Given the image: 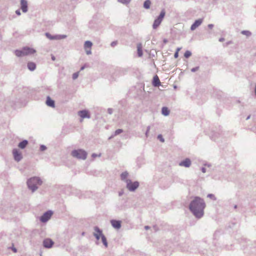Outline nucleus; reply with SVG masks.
<instances>
[{"instance_id": "1", "label": "nucleus", "mask_w": 256, "mask_h": 256, "mask_svg": "<svg viewBox=\"0 0 256 256\" xmlns=\"http://www.w3.org/2000/svg\"><path fill=\"white\" fill-rule=\"evenodd\" d=\"M206 204L204 200L198 196H196L189 205L190 211L198 218L203 216Z\"/></svg>"}, {"instance_id": "2", "label": "nucleus", "mask_w": 256, "mask_h": 256, "mask_svg": "<svg viewBox=\"0 0 256 256\" xmlns=\"http://www.w3.org/2000/svg\"><path fill=\"white\" fill-rule=\"evenodd\" d=\"M42 184V180L39 177L37 176L31 178L27 181L28 186L32 192H35Z\"/></svg>"}, {"instance_id": "3", "label": "nucleus", "mask_w": 256, "mask_h": 256, "mask_svg": "<svg viewBox=\"0 0 256 256\" xmlns=\"http://www.w3.org/2000/svg\"><path fill=\"white\" fill-rule=\"evenodd\" d=\"M36 52V50L33 48L28 47H24L21 50H16L14 54L17 56L21 57L30 54H34Z\"/></svg>"}, {"instance_id": "4", "label": "nucleus", "mask_w": 256, "mask_h": 256, "mask_svg": "<svg viewBox=\"0 0 256 256\" xmlns=\"http://www.w3.org/2000/svg\"><path fill=\"white\" fill-rule=\"evenodd\" d=\"M87 154V152L82 149L74 150L71 152V155L73 157L82 160L86 158Z\"/></svg>"}, {"instance_id": "5", "label": "nucleus", "mask_w": 256, "mask_h": 256, "mask_svg": "<svg viewBox=\"0 0 256 256\" xmlns=\"http://www.w3.org/2000/svg\"><path fill=\"white\" fill-rule=\"evenodd\" d=\"M166 12L164 10H162L158 16L154 20L152 24V28L154 29L157 28L160 24L164 16H165Z\"/></svg>"}, {"instance_id": "6", "label": "nucleus", "mask_w": 256, "mask_h": 256, "mask_svg": "<svg viewBox=\"0 0 256 256\" xmlns=\"http://www.w3.org/2000/svg\"><path fill=\"white\" fill-rule=\"evenodd\" d=\"M126 187L130 192H134L139 186V182L137 181L132 182L130 180H126Z\"/></svg>"}, {"instance_id": "7", "label": "nucleus", "mask_w": 256, "mask_h": 256, "mask_svg": "<svg viewBox=\"0 0 256 256\" xmlns=\"http://www.w3.org/2000/svg\"><path fill=\"white\" fill-rule=\"evenodd\" d=\"M46 36L48 38L50 39V40H60L66 38L67 37V36L66 34L52 35L48 32L46 33Z\"/></svg>"}, {"instance_id": "8", "label": "nucleus", "mask_w": 256, "mask_h": 256, "mask_svg": "<svg viewBox=\"0 0 256 256\" xmlns=\"http://www.w3.org/2000/svg\"><path fill=\"white\" fill-rule=\"evenodd\" d=\"M52 212L50 210H48L44 212L40 218V220L42 222H46L48 221L52 215Z\"/></svg>"}, {"instance_id": "9", "label": "nucleus", "mask_w": 256, "mask_h": 256, "mask_svg": "<svg viewBox=\"0 0 256 256\" xmlns=\"http://www.w3.org/2000/svg\"><path fill=\"white\" fill-rule=\"evenodd\" d=\"M14 158L16 161L20 162L22 158L21 152L17 149H14L12 151Z\"/></svg>"}, {"instance_id": "10", "label": "nucleus", "mask_w": 256, "mask_h": 256, "mask_svg": "<svg viewBox=\"0 0 256 256\" xmlns=\"http://www.w3.org/2000/svg\"><path fill=\"white\" fill-rule=\"evenodd\" d=\"M94 230L95 232L94 233V236H95L97 240H98L100 238H102V236L103 234L102 230H100L98 226H95L94 228Z\"/></svg>"}, {"instance_id": "11", "label": "nucleus", "mask_w": 256, "mask_h": 256, "mask_svg": "<svg viewBox=\"0 0 256 256\" xmlns=\"http://www.w3.org/2000/svg\"><path fill=\"white\" fill-rule=\"evenodd\" d=\"M54 244V242L50 238H46L43 241V246L46 248H52Z\"/></svg>"}, {"instance_id": "12", "label": "nucleus", "mask_w": 256, "mask_h": 256, "mask_svg": "<svg viewBox=\"0 0 256 256\" xmlns=\"http://www.w3.org/2000/svg\"><path fill=\"white\" fill-rule=\"evenodd\" d=\"M192 164L191 160L190 158H186L184 160L179 163V166H184L186 168H189Z\"/></svg>"}, {"instance_id": "13", "label": "nucleus", "mask_w": 256, "mask_h": 256, "mask_svg": "<svg viewBox=\"0 0 256 256\" xmlns=\"http://www.w3.org/2000/svg\"><path fill=\"white\" fill-rule=\"evenodd\" d=\"M202 21H203V20L202 18H200V19L196 20L190 26L191 30H195L198 27L202 24Z\"/></svg>"}, {"instance_id": "14", "label": "nucleus", "mask_w": 256, "mask_h": 256, "mask_svg": "<svg viewBox=\"0 0 256 256\" xmlns=\"http://www.w3.org/2000/svg\"><path fill=\"white\" fill-rule=\"evenodd\" d=\"M112 226L116 229H120L121 228V221L115 220H110Z\"/></svg>"}, {"instance_id": "15", "label": "nucleus", "mask_w": 256, "mask_h": 256, "mask_svg": "<svg viewBox=\"0 0 256 256\" xmlns=\"http://www.w3.org/2000/svg\"><path fill=\"white\" fill-rule=\"evenodd\" d=\"M21 9L24 12H28V2L26 0H20Z\"/></svg>"}, {"instance_id": "16", "label": "nucleus", "mask_w": 256, "mask_h": 256, "mask_svg": "<svg viewBox=\"0 0 256 256\" xmlns=\"http://www.w3.org/2000/svg\"><path fill=\"white\" fill-rule=\"evenodd\" d=\"M78 115L82 118H90V115L89 114L88 111L86 110H82L78 112Z\"/></svg>"}, {"instance_id": "17", "label": "nucleus", "mask_w": 256, "mask_h": 256, "mask_svg": "<svg viewBox=\"0 0 256 256\" xmlns=\"http://www.w3.org/2000/svg\"><path fill=\"white\" fill-rule=\"evenodd\" d=\"M160 84V79L157 75L154 76L152 80V85L155 87H158Z\"/></svg>"}, {"instance_id": "18", "label": "nucleus", "mask_w": 256, "mask_h": 256, "mask_svg": "<svg viewBox=\"0 0 256 256\" xmlns=\"http://www.w3.org/2000/svg\"><path fill=\"white\" fill-rule=\"evenodd\" d=\"M46 104L52 108H54L55 106L54 101L52 100L50 96L46 98Z\"/></svg>"}, {"instance_id": "19", "label": "nucleus", "mask_w": 256, "mask_h": 256, "mask_svg": "<svg viewBox=\"0 0 256 256\" xmlns=\"http://www.w3.org/2000/svg\"><path fill=\"white\" fill-rule=\"evenodd\" d=\"M27 66L28 70L30 71H34L36 68V64L33 62H28Z\"/></svg>"}, {"instance_id": "20", "label": "nucleus", "mask_w": 256, "mask_h": 256, "mask_svg": "<svg viewBox=\"0 0 256 256\" xmlns=\"http://www.w3.org/2000/svg\"><path fill=\"white\" fill-rule=\"evenodd\" d=\"M28 144V141L27 140H23L18 144V146L22 148H24Z\"/></svg>"}, {"instance_id": "21", "label": "nucleus", "mask_w": 256, "mask_h": 256, "mask_svg": "<svg viewBox=\"0 0 256 256\" xmlns=\"http://www.w3.org/2000/svg\"><path fill=\"white\" fill-rule=\"evenodd\" d=\"M128 175V173L126 171L123 172L120 174L121 180L123 181H124L126 182V180H130L129 179H127Z\"/></svg>"}, {"instance_id": "22", "label": "nucleus", "mask_w": 256, "mask_h": 256, "mask_svg": "<svg viewBox=\"0 0 256 256\" xmlns=\"http://www.w3.org/2000/svg\"><path fill=\"white\" fill-rule=\"evenodd\" d=\"M92 44L91 42L89 40H87L85 42L84 44V48L85 50L86 49H91Z\"/></svg>"}, {"instance_id": "23", "label": "nucleus", "mask_w": 256, "mask_h": 256, "mask_svg": "<svg viewBox=\"0 0 256 256\" xmlns=\"http://www.w3.org/2000/svg\"><path fill=\"white\" fill-rule=\"evenodd\" d=\"M138 48V55L139 57H141L142 56V46L140 44H139L137 46Z\"/></svg>"}, {"instance_id": "24", "label": "nucleus", "mask_w": 256, "mask_h": 256, "mask_svg": "<svg viewBox=\"0 0 256 256\" xmlns=\"http://www.w3.org/2000/svg\"><path fill=\"white\" fill-rule=\"evenodd\" d=\"M162 113L164 116H167L170 114V110L166 107H163L162 110Z\"/></svg>"}, {"instance_id": "25", "label": "nucleus", "mask_w": 256, "mask_h": 256, "mask_svg": "<svg viewBox=\"0 0 256 256\" xmlns=\"http://www.w3.org/2000/svg\"><path fill=\"white\" fill-rule=\"evenodd\" d=\"M151 2L150 0H146L144 3V7L146 9H148L150 8Z\"/></svg>"}, {"instance_id": "26", "label": "nucleus", "mask_w": 256, "mask_h": 256, "mask_svg": "<svg viewBox=\"0 0 256 256\" xmlns=\"http://www.w3.org/2000/svg\"><path fill=\"white\" fill-rule=\"evenodd\" d=\"M102 241L104 245L105 246V247L107 248L108 244L106 238L104 235H102Z\"/></svg>"}, {"instance_id": "27", "label": "nucleus", "mask_w": 256, "mask_h": 256, "mask_svg": "<svg viewBox=\"0 0 256 256\" xmlns=\"http://www.w3.org/2000/svg\"><path fill=\"white\" fill-rule=\"evenodd\" d=\"M241 34L246 36H250L252 35L251 32L248 30H242L241 32Z\"/></svg>"}, {"instance_id": "28", "label": "nucleus", "mask_w": 256, "mask_h": 256, "mask_svg": "<svg viewBox=\"0 0 256 256\" xmlns=\"http://www.w3.org/2000/svg\"><path fill=\"white\" fill-rule=\"evenodd\" d=\"M131 0H118V1L124 4H128L130 2Z\"/></svg>"}, {"instance_id": "29", "label": "nucleus", "mask_w": 256, "mask_h": 256, "mask_svg": "<svg viewBox=\"0 0 256 256\" xmlns=\"http://www.w3.org/2000/svg\"><path fill=\"white\" fill-rule=\"evenodd\" d=\"M192 55V52L189 50H186L184 54V56L186 58H188Z\"/></svg>"}, {"instance_id": "30", "label": "nucleus", "mask_w": 256, "mask_h": 256, "mask_svg": "<svg viewBox=\"0 0 256 256\" xmlns=\"http://www.w3.org/2000/svg\"><path fill=\"white\" fill-rule=\"evenodd\" d=\"M122 132L123 130L122 129H118L115 131L114 136H117L122 133Z\"/></svg>"}, {"instance_id": "31", "label": "nucleus", "mask_w": 256, "mask_h": 256, "mask_svg": "<svg viewBox=\"0 0 256 256\" xmlns=\"http://www.w3.org/2000/svg\"><path fill=\"white\" fill-rule=\"evenodd\" d=\"M207 197L209 198L214 200H216L215 196L213 194H208L207 196Z\"/></svg>"}, {"instance_id": "32", "label": "nucleus", "mask_w": 256, "mask_h": 256, "mask_svg": "<svg viewBox=\"0 0 256 256\" xmlns=\"http://www.w3.org/2000/svg\"><path fill=\"white\" fill-rule=\"evenodd\" d=\"M78 75H79V72H75V73L73 74L72 76V79L74 80H76L78 78Z\"/></svg>"}, {"instance_id": "33", "label": "nucleus", "mask_w": 256, "mask_h": 256, "mask_svg": "<svg viewBox=\"0 0 256 256\" xmlns=\"http://www.w3.org/2000/svg\"><path fill=\"white\" fill-rule=\"evenodd\" d=\"M47 148L46 146L44 145H43V144H42L40 146V151H44L46 150Z\"/></svg>"}, {"instance_id": "34", "label": "nucleus", "mask_w": 256, "mask_h": 256, "mask_svg": "<svg viewBox=\"0 0 256 256\" xmlns=\"http://www.w3.org/2000/svg\"><path fill=\"white\" fill-rule=\"evenodd\" d=\"M158 138L162 142H164V140L162 134H158Z\"/></svg>"}, {"instance_id": "35", "label": "nucleus", "mask_w": 256, "mask_h": 256, "mask_svg": "<svg viewBox=\"0 0 256 256\" xmlns=\"http://www.w3.org/2000/svg\"><path fill=\"white\" fill-rule=\"evenodd\" d=\"M150 126H148L146 128V132L145 135L146 138L148 136V132L150 130Z\"/></svg>"}, {"instance_id": "36", "label": "nucleus", "mask_w": 256, "mask_h": 256, "mask_svg": "<svg viewBox=\"0 0 256 256\" xmlns=\"http://www.w3.org/2000/svg\"><path fill=\"white\" fill-rule=\"evenodd\" d=\"M118 44V42L116 40V41H114L112 42L111 44H110V46H112V47H114L115 46H116Z\"/></svg>"}, {"instance_id": "37", "label": "nucleus", "mask_w": 256, "mask_h": 256, "mask_svg": "<svg viewBox=\"0 0 256 256\" xmlns=\"http://www.w3.org/2000/svg\"><path fill=\"white\" fill-rule=\"evenodd\" d=\"M101 156V154H92V156L93 158H95L97 156H98V157H100Z\"/></svg>"}, {"instance_id": "38", "label": "nucleus", "mask_w": 256, "mask_h": 256, "mask_svg": "<svg viewBox=\"0 0 256 256\" xmlns=\"http://www.w3.org/2000/svg\"><path fill=\"white\" fill-rule=\"evenodd\" d=\"M198 69H199V66H196V67L193 68H192L191 71L192 72H195L197 71L198 70Z\"/></svg>"}, {"instance_id": "39", "label": "nucleus", "mask_w": 256, "mask_h": 256, "mask_svg": "<svg viewBox=\"0 0 256 256\" xmlns=\"http://www.w3.org/2000/svg\"><path fill=\"white\" fill-rule=\"evenodd\" d=\"M86 52L88 55L90 54H92L91 49H86L85 50Z\"/></svg>"}, {"instance_id": "40", "label": "nucleus", "mask_w": 256, "mask_h": 256, "mask_svg": "<svg viewBox=\"0 0 256 256\" xmlns=\"http://www.w3.org/2000/svg\"><path fill=\"white\" fill-rule=\"evenodd\" d=\"M178 56V52H176L174 54V58H177Z\"/></svg>"}, {"instance_id": "41", "label": "nucleus", "mask_w": 256, "mask_h": 256, "mask_svg": "<svg viewBox=\"0 0 256 256\" xmlns=\"http://www.w3.org/2000/svg\"><path fill=\"white\" fill-rule=\"evenodd\" d=\"M208 28H209L212 29L214 27V24H208Z\"/></svg>"}, {"instance_id": "42", "label": "nucleus", "mask_w": 256, "mask_h": 256, "mask_svg": "<svg viewBox=\"0 0 256 256\" xmlns=\"http://www.w3.org/2000/svg\"><path fill=\"white\" fill-rule=\"evenodd\" d=\"M108 114H112V108H108Z\"/></svg>"}, {"instance_id": "43", "label": "nucleus", "mask_w": 256, "mask_h": 256, "mask_svg": "<svg viewBox=\"0 0 256 256\" xmlns=\"http://www.w3.org/2000/svg\"><path fill=\"white\" fill-rule=\"evenodd\" d=\"M202 172L205 173L206 172V168H205L202 167L201 169Z\"/></svg>"}, {"instance_id": "44", "label": "nucleus", "mask_w": 256, "mask_h": 256, "mask_svg": "<svg viewBox=\"0 0 256 256\" xmlns=\"http://www.w3.org/2000/svg\"><path fill=\"white\" fill-rule=\"evenodd\" d=\"M16 14H18V16H20V10H16Z\"/></svg>"}, {"instance_id": "45", "label": "nucleus", "mask_w": 256, "mask_h": 256, "mask_svg": "<svg viewBox=\"0 0 256 256\" xmlns=\"http://www.w3.org/2000/svg\"><path fill=\"white\" fill-rule=\"evenodd\" d=\"M224 38H220L219 39V41H220V42H224Z\"/></svg>"}, {"instance_id": "46", "label": "nucleus", "mask_w": 256, "mask_h": 256, "mask_svg": "<svg viewBox=\"0 0 256 256\" xmlns=\"http://www.w3.org/2000/svg\"><path fill=\"white\" fill-rule=\"evenodd\" d=\"M123 194H124V192L122 191H121V192H119L118 195H119V196H121Z\"/></svg>"}, {"instance_id": "47", "label": "nucleus", "mask_w": 256, "mask_h": 256, "mask_svg": "<svg viewBox=\"0 0 256 256\" xmlns=\"http://www.w3.org/2000/svg\"><path fill=\"white\" fill-rule=\"evenodd\" d=\"M144 228H145V230H147L150 229V227L149 226H144Z\"/></svg>"}, {"instance_id": "48", "label": "nucleus", "mask_w": 256, "mask_h": 256, "mask_svg": "<svg viewBox=\"0 0 256 256\" xmlns=\"http://www.w3.org/2000/svg\"><path fill=\"white\" fill-rule=\"evenodd\" d=\"M180 50H181V48H177L176 52H179Z\"/></svg>"}, {"instance_id": "49", "label": "nucleus", "mask_w": 256, "mask_h": 256, "mask_svg": "<svg viewBox=\"0 0 256 256\" xmlns=\"http://www.w3.org/2000/svg\"><path fill=\"white\" fill-rule=\"evenodd\" d=\"M84 68H85V66H82L81 67L80 70H84Z\"/></svg>"}, {"instance_id": "50", "label": "nucleus", "mask_w": 256, "mask_h": 256, "mask_svg": "<svg viewBox=\"0 0 256 256\" xmlns=\"http://www.w3.org/2000/svg\"><path fill=\"white\" fill-rule=\"evenodd\" d=\"M254 94L256 96V86H255V88H254Z\"/></svg>"}, {"instance_id": "51", "label": "nucleus", "mask_w": 256, "mask_h": 256, "mask_svg": "<svg viewBox=\"0 0 256 256\" xmlns=\"http://www.w3.org/2000/svg\"><path fill=\"white\" fill-rule=\"evenodd\" d=\"M52 60H55V59H56V58H55V57H54V56H52Z\"/></svg>"}, {"instance_id": "52", "label": "nucleus", "mask_w": 256, "mask_h": 256, "mask_svg": "<svg viewBox=\"0 0 256 256\" xmlns=\"http://www.w3.org/2000/svg\"><path fill=\"white\" fill-rule=\"evenodd\" d=\"M250 115H249L246 118V120H248V119H250Z\"/></svg>"}, {"instance_id": "53", "label": "nucleus", "mask_w": 256, "mask_h": 256, "mask_svg": "<svg viewBox=\"0 0 256 256\" xmlns=\"http://www.w3.org/2000/svg\"><path fill=\"white\" fill-rule=\"evenodd\" d=\"M13 250L14 251V252H16V248H14L13 249Z\"/></svg>"}, {"instance_id": "54", "label": "nucleus", "mask_w": 256, "mask_h": 256, "mask_svg": "<svg viewBox=\"0 0 256 256\" xmlns=\"http://www.w3.org/2000/svg\"><path fill=\"white\" fill-rule=\"evenodd\" d=\"M166 42H167V40H164V42H165V43H166Z\"/></svg>"}]
</instances>
